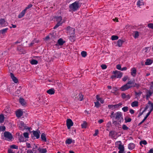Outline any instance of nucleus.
Instances as JSON below:
<instances>
[{"label": "nucleus", "instance_id": "f257e3e1", "mask_svg": "<svg viewBox=\"0 0 153 153\" xmlns=\"http://www.w3.org/2000/svg\"><path fill=\"white\" fill-rule=\"evenodd\" d=\"M134 80H129L126 84L121 87L120 89L121 91H123L132 87H136L137 88H138L140 86V84L139 83H134Z\"/></svg>", "mask_w": 153, "mask_h": 153}, {"label": "nucleus", "instance_id": "f03ea898", "mask_svg": "<svg viewBox=\"0 0 153 153\" xmlns=\"http://www.w3.org/2000/svg\"><path fill=\"white\" fill-rule=\"evenodd\" d=\"M82 3H81L79 1H77L74 3L70 4L69 5V8L70 9V11H75L78 10V9L81 7Z\"/></svg>", "mask_w": 153, "mask_h": 153}, {"label": "nucleus", "instance_id": "7ed1b4c3", "mask_svg": "<svg viewBox=\"0 0 153 153\" xmlns=\"http://www.w3.org/2000/svg\"><path fill=\"white\" fill-rule=\"evenodd\" d=\"M114 117L117 121L118 123L119 124H120L123 121V114L120 112L118 111L115 113Z\"/></svg>", "mask_w": 153, "mask_h": 153}, {"label": "nucleus", "instance_id": "20e7f679", "mask_svg": "<svg viewBox=\"0 0 153 153\" xmlns=\"http://www.w3.org/2000/svg\"><path fill=\"white\" fill-rule=\"evenodd\" d=\"M113 74L114 75H112L111 77L112 79H114L116 78H120L123 75L122 73L118 71H113Z\"/></svg>", "mask_w": 153, "mask_h": 153}, {"label": "nucleus", "instance_id": "39448f33", "mask_svg": "<svg viewBox=\"0 0 153 153\" xmlns=\"http://www.w3.org/2000/svg\"><path fill=\"white\" fill-rule=\"evenodd\" d=\"M33 136H32V137L33 139L34 140L36 138L37 139H39L40 137V132L39 131H32Z\"/></svg>", "mask_w": 153, "mask_h": 153}, {"label": "nucleus", "instance_id": "423d86ee", "mask_svg": "<svg viewBox=\"0 0 153 153\" xmlns=\"http://www.w3.org/2000/svg\"><path fill=\"white\" fill-rule=\"evenodd\" d=\"M4 137L7 140H11L13 138V136L8 131H5L4 133Z\"/></svg>", "mask_w": 153, "mask_h": 153}, {"label": "nucleus", "instance_id": "0eeeda50", "mask_svg": "<svg viewBox=\"0 0 153 153\" xmlns=\"http://www.w3.org/2000/svg\"><path fill=\"white\" fill-rule=\"evenodd\" d=\"M67 32L69 33H71L70 31H71L73 32L72 33H71V36L70 37V39H71V38L72 39L73 38L75 37V36H74L75 34V29L73 28L70 26H68L67 27Z\"/></svg>", "mask_w": 153, "mask_h": 153}, {"label": "nucleus", "instance_id": "6e6552de", "mask_svg": "<svg viewBox=\"0 0 153 153\" xmlns=\"http://www.w3.org/2000/svg\"><path fill=\"white\" fill-rule=\"evenodd\" d=\"M66 121L67 128L68 129H69L71 127L73 126V123L72 120L70 119H67Z\"/></svg>", "mask_w": 153, "mask_h": 153}, {"label": "nucleus", "instance_id": "1a4fd4ad", "mask_svg": "<svg viewBox=\"0 0 153 153\" xmlns=\"http://www.w3.org/2000/svg\"><path fill=\"white\" fill-rule=\"evenodd\" d=\"M7 23L4 19H0V25L2 27H5L7 25Z\"/></svg>", "mask_w": 153, "mask_h": 153}, {"label": "nucleus", "instance_id": "9d476101", "mask_svg": "<svg viewBox=\"0 0 153 153\" xmlns=\"http://www.w3.org/2000/svg\"><path fill=\"white\" fill-rule=\"evenodd\" d=\"M116 143H120V144L119 145L118 149H119V151H124V147L123 145H122L121 144V141H117L116 143Z\"/></svg>", "mask_w": 153, "mask_h": 153}, {"label": "nucleus", "instance_id": "9b49d317", "mask_svg": "<svg viewBox=\"0 0 153 153\" xmlns=\"http://www.w3.org/2000/svg\"><path fill=\"white\" fill-rule=\"evenodd\" d=\"M23 114V112L21 110H18L16 112V115L18 118L21 117Z\"/></svg>", "mask_w": 153, "mask_h": 153}, {"label": "nucleus", "instance_id": "f8f14e48", "mask_svg": "<svg viewBox=\"0 0 153 153\" xmlns=\"http://www.w3.org/2000/svg\"><path fill=\"white\" fill-rule=\"evenodd\" d=\"M131 74L133 77H135L137 74V71L135 68H132L131 70Z\"/></svg>", "mask_w": 153, "mask_h": 153}, {"label": "nucleus", "instance_id": "ddd939ff", "mask_svg": "<svg viewBox=\"0 0 153 153\" xmlns=\"http://www.w3.org/2000/svg\"><path fill=\"white\" fill-rule=\"evenodd\" d=\"M19 127L21 130H23L27 128H26V126L25 124H24V122H21Z\"/></svg>", "mask_w": 153, "mask_h": 153}, {"label": "nucleus", "instance_id": "4468645a", "mask_svg": "<svg viewBox=\"0 0 153 153\" xmlns=\"http://www.w3.org/2000/svg\"><path fill=\"white\" fill-rule=\"evenodd\" d=\"M10 74L11 78L14 82L15 83H17L18 82V79L14 76V74L11 73Z\"/></svg>", "mask_w": 153, "mask_h": 153}, {"label": "nucleus", "instance_id": "2eb2a0df", "mask_svg": "<svg viewBox=\"0 0 153 153\" xmlns=\"http://www.w3.org/2000/svg\"><path fill=\"white\" fill-rule=\"evenodd\" d=\"M117 133L114 131H112L109 132V136L111 137L112 138H114V135H117Z\"/></svg>", "mask_w": 153, "mask_h": 153}, {"label": "nucleus", "instance_id": "dca6fc26", "mask_svg": "<svg viewBox=\"0 0 153 153\" xmlns=\"http://www.w3.org/2000/svg\"><path fill=\"white\" fill-rule=\"evenodd\" d=\"M47 92L49 94L52 95L55 93V90L53 88H52L47 90Z\"/></svg>", "mask_w": 153, "mask_h": 153}, {"label": "nucleus", "instance_id": "f3484780", "mask_svg": "<svg viewBox=\"0 0 153 153\" xmlns=\"http://www.w3.org/2000/svg\"><path fill=\"white\" fill-rule=\"evenodd\" d=\"M26 11L25 9L22 11L18 15V18L20 19L23 17L25 15Z\"/></svg>", "mask_w": 153, "mask_h": 153}, {"label": "nucleus", "instance_id": "a211bd4d", "mask_svg": "<svg viewBox=\"0 0 153 153\" xmlns=\"http://www.w3.org/2000/svg\"><path fill=\"white\" fill-rule=\"evenodd\" d=\"M41 140L44 142L47 141V139L46 137L45 134L44 133H42L41 135Z\"/></svg>", "mask_w": 153, "mask_h": 153}, {"label": "nucleus", "instance_id": "6ab92c4d", "mask_svg": "<svg viewBox=\"0 0 153 153\" xmlns=\"http://www.w3.org/2000/svg\"><path fill=\"white\" fill-rule=\"evenodd\" d=\"M65 42L63 40V39L62 38L59 39L57 41V43L60 46L62 45Z\"/></svg>", "mask_w": 153, "mask_h": 153}, {"label": "nucleus", "instance_id": "aec40b11", "mask_svg": "<svg viewBox=\"0 0 153 153\" xmlns=\"http://www.w3.org/2000/svg\"><path fill=\"white\" fill-rule=\"evenodd\" d=\"M62 17L61 16H56L54 17V19L57 22H62Z\"/></svg>", "mask_w": 153, "mask_h": 153}, {"label": "nucleus", "instance_id": "412c9836", "mask_svg": "<svg viewBox=\"0 0 153 153\" xmlns=\"http://www.w3.org/2000/svg\"><path fill=\"white\" fill-rule=\"evenodd\" d=\"M19 140L20 142H26V140L22 136L20 135L19 136Z\"/></svg>", "mask_w": 153, "mask_h": 153}, {"label": "nucleus", "instance_id": "4be33fe9", "mask_svg": "<svg viewBox=\"0 0 153 153\" xmlns=\"http://www.w3.org/2000/svg\"><path fill=\"white\" fill-rule=\"evenodd\" d=\"M150 114L149 113H148L146 115V116L145 117L144 119L142 120V121L139 123L138 126H140V125L143 123L146 120V119L147 118L149 115Z\"/></svg>", "mask_w": 153, "mask_h": 153}, {"label": "nucleus", "instance_id": "5701e85b", "mask_svg": "<svg viewBox=\"0 0 153 153\" xmlns=\"http://www.w3.org/2000/svg\"><path fill=\"white\" fill-rule=\"evenodd\" d=\"M135 145L133 143H131L128 145V148L129 149L132 150L134 149L135 147Z\"/></svg>", "mask_w": 153, "mask_h": 153}, {"label": "nucleus", "instance_id": "b1692460", "mask_svg": "<svg viewBox=\"0 0 153 153\" xmlns=\"http://www.w3.org/2000/svg\"><path fill=\"white\" fill-rule=\"evenodd\" d=\"M153 61L152 59H147L145 62V64L146 65H149L152 63Z\"/></svg>", "mask_w": 153, "mask_h": 153}, {"label": "nucleus", "instance_id": "393cba45", "mask_svg": "<svg viewBox=\"0 0 153 153\" xmlns=\"http://www.w3.org/2000/svg\"><path fill=\"white\" fill-rule=\"evenodd\" d=\"M122 103L121 102H120L117 104L114 105V106L115 109H118L120 107H121Z\"/></svg>", "mask_w": 153, "mask_h": 153}, {"label": "nucleus", "instance_id": "a878e982", "mask_svg": "<svg viewBox=\"0 0 153 153\" xmlns=\"http://www.w3.org/2000/svg\"><path fill=\"white\" fill-rule=\"evenodd\" d=\"M96 98L97 100H98V101H99L100 102L102 103L103 104L104 103V100L102 98L99 97V96L98 95H97L96 96Z\"/></svg>", "mask_w": 153, "mask_h": 153}, {"label": "nucleus", "instance_id": "bb28decb", "mask_svg": "<svg viewBox=\"0 0 153 153\" xmlns=\"http://www.w3.org/2000/svg\"><path fill=\"white\" fill-rule=\"evenodd\" d=\"M153 93L152 92H151L150 91H148L146 93V99L148 98L150 96H151Z\"/></svg>", "mask_w": 153, "mask_h": 153}, {"label": "nucleus", "instance_id": "cd10ccee", "mask_svg": "<svg viewBox=\"0 0 153 153\" xmlns=\"http://www.w3.org/2000/svg\"><path fill=\"white\" fill-rule=\"evenodd\" d=\"M137 4L139 7L144 5V2L143 0H139L137 2Z\"/></svg>", "mask_w": 153, "mask_h": 153}, {"label": "nucleus", "instance_id": "c85d7f7f", "mask_svg": "<svg viewBox=\"0 0 153 153\" xmlns=\"http://www.w3.org/2000/svg\"><path fill=\"white\" fill-rule=\"evenodd\" d=\"M38 150L41 153H46L47 152V150L46 149L39 148Z\"/></svg>", "mask_w": 153, "mask_h": 153}, {"label": "nucleus", "instance_id": "c756f323", "mask_svg": "<svg viewBox=\"0 0 153 153\" xmlns=\"http://www.w3.org/2000/svg\"><path fill=\"white\" fill-rule=\"evenodd\" d=\"M19 101L21 104L22 105H25V102L23 98H20L19 99Z\"/></svg>", "mask_w": 153, "mask_h": 153}, {"label": "nucleus", "instance_id": "7c9ffc66", "mask_svg": "<svg viewBox=\"0 0 153 153\" xmlns=\"http://www.w3.org/2000/svg\"><path fill=\"white\" fill-rule=\"evenodd\" d=\"M138 102L137 101H134L131 103V105L133 107H137L138 105Z\"/></svg>", "mask_w": 153, "mask_h": 153}, {"label": "nucleus", "instance_id": "2f4dec72", "mask_svg": "<svg viewBox=\"0 0 153 153\" xmlns=\"http://www.w3.org/2000/svg\"><path fill=\"white\" fill-rule=\"evenodd\" d=\"M123 42L124 41L123 40L121 39H119L117 42L118 46L119 47H121Z\"/></svg>", "mask_w": 153, "mask_h": 153}, {"label": "nucleus", "instance_id": "473e14b6", "mask_svg": "<svg viewBox=\"0 0 153 153\" xmlns=\"http://www.w3.org/2000/svg\"><path fill=\"white\" fill-rule=\"evenodd\" d=\"M63 23V22H57V23L54 26L53 28L54 29H56L60 26H61Z\"/></svg>", "mask_w": 153, "mask_h": 153}, {"label": "nucleus", "instance_id": "72a5a7b5", "mask_svg": "<svg viewBox=\"0 0 153 153\" xmlns=\"http://www.w3.org/2000/svg\"><path fill=\"white\" fill-rule=\"evenodd\" d=\"M4 120V117L3 114H0V123H1L3 122Z\"/></svg>", "mask_w": 153, "mask_h": 153}, {"label": "nucleus", "instance_id": "f704fd0d", "mask_svg": "<svg viewBox=\"0 0 153 153\" xmlns=\"http://www.w3.org/2000/svg\"><path fill=\"white\" fill-rule=\"evenodd\" d=\"M72 140L71 138L67 139L65 141V144H70L72 143Z\"/></svg>", "mask_w": 153, "mask_h": 153}, {"label": "nucleus", "instance_id": "c9c22d12", "mask_svg": "<svg viewBox=\"0 0 153 153\" xmlns=\"http://www.w3.org/2000/svg\"><path fill=\"white\" fill-rule=\"evenodd\" d=\"M8 28H7L0 30V33L3 34L6 33L8 30Z\"/></svg>", "mask_w": 153, "mask_h": 153}, {"label": "nucleus", "instance_id": "e433bc0d", "mask_svg": "<svg viewBox=\"0 0 153 153\" xmlns=\"http://www.w3.org/2000/svg\"><path fill=\"white\" fill-rule=\"evenodd\" d=\"M125 122L126 123H127L128 122H130L131 120V119L128 117H126L125 118Z\"/></svg>", "mask_w": 153, "mask_h": 153}, {"label": "nucleus", "instance_id": "4c0bfd02", "mask_svg": "<svg viewBox=\"0 0 153 153\" xmlns=\"http://www.w3.org/2000/svg\"><path fill=\"white\" fill-rule=\"evenodd\" d=\"M30 63L32 65H36L38 63V61L36 60L33 59L30 61Z\"/></svg>", "mask_w": 153, "mask_h": 153}, {"label": "nucleus", "instance_id": "58836bf2", "mask_svg": "<svg viewBox=\"0 0 153 153\" xmlns=\"http://www.w3.org/2000/svg\"><path fill=\"white\" fill-rule=\"evenodd\" d=\"M118 37L117 36L113 35L111 36V39L112 40H115L118 39Z\"/></svg>", "mask_w": 153, "mask_h": 153}, {"label": "nucleus", "instance_id": "ea45409f", "mask_svg": "<svg viewBox=\"0 0 153 153\" xmlns=\"http://www.w3.org/2000/svg\"><path fill=\"white\" fill-rule=\"evenodd\" d=\"M81 54L82 57H85L87 56V52L85 51H82L81 53Z\"/></svg>", "mask_w": 153, "mask_h": 153}, {"label": "nucleus", "instance_id": "a19ab883", "mask_svg": "<svg viewBox=\"0 0 153 153\" xmlns=\"http://www.w3.org/2000/svg\"><path fill=\"white\" fill-rule=\"evenodd\" d=\"M114 105H108V108L111 110L115 109Z\"/></svg>", "mask_w": 153, "mask_h": 153}, {"label": "nucleus", "instance_id": "79ce46f5", "mask_svg": "<svg viewBox=\"0 0 153 153\" xmlns=\"http://www.w3.org/2000/svg\"><path fill=\"white\" fill-rule=\"evenodd\" d=\"M122 128L124 130H127L129 128L126 125L123 124L122 126Z\"/></svg>", "mask_w": 153, "mask_h": 153}, {"label": "nucleus", "instance_id": "37998d69", "mask_svg": "<svg viewBox=\"0 0 153 153\" xmlns=\"http://www.w3.org/2000/svg\"><path fill=\"white\" fill-rule=\"evenodd\" d=\"M147 143V142L145 140H142L140 143V145H142V144L146 145Z\"/></svg>", "mask_w": 153, "mask_h": 153}, {"label": "nucleus", "instance_id": "c03bdc74", "mask_svg": "<svg viewBox=\"0 0 153 153\" xmlns=\"http://www.w3.org/2000/svg\"><path fill=\"white\" fill-rule=\"evenodd\" d=\"M139 36V34L138 32L137 31H135V33H134V37L135 38H138Z\"/></svg>", "mask_w": 153, "mask_h": 153}, {"label": "nucleus", "instance_id": "a18cd8bd", "mask_svg": "<svg viewBox=\"0 0 153 153\" xmlns=\"http://www.w3.org/2000/svg\"><path fill=\"white\" fill-rule=\"evenodd\" d=\"M10 147L11 149H18V146L15 145H13L10 146Z\"/></svg>", "mask_w": 153, "mask_h": 153}, {"label": "nucleus", "instance_id": "49530a36", "mask_svg": "<svg viewBox=\"0 0 153 153\" xmlns=\"http://www.w3.org/2000/svg\"><path fill=\"white\" fill-rule=\"evenodd\" d=\"M122 109L124 112H126L128 110V108L127 106L124 107L122 108Z\"/></svg>", "mask_w": 153, "mask_h": 153}, {"label": "nucleus", "instance_id": "de8ad7c7", "mask_svg": "<svg viewBox=\"0 0 153 153\" xmlns=\"http://www.w3.org/2000/svg\"><path fill=\"white\" fill-rule=\"evenodd\" d=\"M33 6V5L31 4H30L27 5V7H26L25 9H24L26 11L27 10L29 9V8H31Z\"/></svg>", "mask_w": 153, "mask_h": 153}, {"label": "nucleus", "instance_id": "09e8293b", "mask_svg": "<svg viewBox=\"0 0 153 153\" xmlns=\"http://www.w3.org/2000/svg\"><path fill=\"white\" fill-rule=\"evenodd\" d=\"M79 97L78 98V100L80 101H82L83 99V96L82 94H79Z\"/></svg>", "mask_w": 153, "mask_h": 153}, {"label": "nucleus", "instance_id": "8fccbe9b", "mask_svg": "<svg viewBox=\"0 0 153 153\" xmlns=\"http://www.w3.org/2000/svg\"><path fill=\"white\" fill-rule=\"evenodd\" d=\"M94 103H95V106L97 107V108H98L100 106V104L98 101L97 102H95Z\"/></svg>", "mask_w": 153, "mask_h": 153}, {"label": "nucleus", "instance_id": "3c124183", "mask_svg": "<svg viewBox=\"0 0 153 153\" xmlns=\"http://www.w3.org/2000/svg\"><path fill=\"white\" fill-rule=\"evenodd\" d=\"M23 135L24 137L25 138H29V134L27 132H25L23 133Z\"/></svg>", "mask_w": 153, "mask_h": 153}, {"label": "nucleus", "instance_id": "603ef678", "mask_svg": "<svg viewBox=\"0 0 153 153\" xmlns=\"http://www.w3.org/2000/svg\"><path fill=\"white\" fill-rule=\"evenodd\" d=\"M87 123L84 122L81 125V126L82 128H85L86 127Z\"/></svg>", "mask_w": 153, "mask_h": 153}, {"label": "nucleus", "instance_id": "864d4df0", "mask_svg": "<svg viewBox=\"0 0 153 153\" xmlns=\"http://www.w3.org/2000/svg\"><path fill=\"white\" fill-rule=\"evenodd\" d=\"M38 41H37L35 40H33L32 41L31 43L30 44V46H32L35 43H38Z\"/></svg>", "mask_w": 153, "mask_h": 153}, {"label": "nucleus", "instance_id": "5fc2aeb1", "mask_svg": "<svg viewBox=\"0 0 153 153\" xmlns=\"http://www.w3.org/2000/svg\"><path fill=\"white\" fill-rule=\"evenodd\" d=\"M148 26L150 28L153 29V24L149 23L148 25Z\"/></svg>", "mask_w": 153, "mask_h": 153}, {"label": "nucleus", "instance_id": "6e6d98bb", "mask_svg": "<svg viewBox=\"0 0 153 153\" xmlns=\"http://www.w3.org/2000/svg\"><path fill=\"white\" fill-rule=\"evenodd\" d=\"M102 69H105L107 68V66L106 65L102 64L101 66Z\"/></svg>", "mask_w": 153, "mask_h": 153}, {"label": "nucleus", "instance_id": "4d7b16f0", "mask_svg": "<svg viewBox=\"0 0 153 153\" xmlns=\"http://www.w3.org/2000/svg\"><path fill=\"white\" fill-rule=\"evenodd\" d=\"M135 93L136 96H139L142 94V92L141 91H140L138 92H135Z\"/></svg>", "mask_w": 153, "mask_h": 153}, {"label": "nucleus", "instance_id": "13d9d810", "mask_svg": "<svg viewBox=\"0 0 153 153\" xmlns=\"http://www.w3.org/2000/svg\"><path fill=\"white\" fill-rule=\"evenodd\" d=\"M111 121L108 122L106 124L107 127L109 128L111 126Z\"/></svg>", "mask_w": 153, "mask_h": 153}, {"label": "nucleus", "instance_id": "bf43d9fd", "mask_svg": "<svg viewBox=\"0 0 153 153\" xmlns=\"http://www.w3.org/2000/svg\"><path fill=\"white\" fill-rule=\"evenodd\" d=\"M151 104V108L150 111H149V112L148 113H149L150 114L151 112H152V111L153 110V103H150Z\"/></svg>", "mask_w": 153, "mask_h": 153}, {"label": "nucleus", "instance_id": "052dcab7", "mask_svg": "<svg viewBox=\"0 0 153 153\" xmlns=\"http://www.w3.org/2000/svg\"><path fill=\"white\" fill-rule=\"evenodd\" d=\"M116 68L117 69L121 70V65L119 64L117 65L116 66Z\"/></svg>", "mask_w": 153, "mask_h": 153}, {"label": "nucleus", "instance_id": "680f3d73", "mask_svg": "<svg viewBox=\"0 0 153 153\" xmlns=\"http://www.w3.org/2000/svg\"><path fill=\"white\" fill-rule=\"evenodd\" d=\"M128 77L127 76H124L123 78V80L124 82H125L128 79Z\"/></svg>", "mask_w": 153, "mask_h": 153}, {"label": "nucleus", "instance_id": "e2e57ef3", "mask_svg": "<svg viewBox=\"0 0 153 153\" xmlns=\"http://www.w3.org/2000/svg\"><path fill=\"white\" fill-rule=\"evenodd\" d=\"M121 96L123 99H126V95L124 93H122L121 94Z\"/></svg>", "mask_w": 153, "mask_h": 153}, {"label": "nucleus", "instance_id": "0e129e2a", "mask_svg": "<svg viewBox=\"0 0 153 153\" xmlns=\"http://www.w3.org/2000/svg\"><path fill=\"white\" fill-rule=\"evenodd\" d=\"M130 97H131L129 94H128L127 95H126L125 99H126V100H128L130 98Z\"/></svg>", "mask_w": 153, "mask_h": 153}, {"label": "nucleus", "instance_id": "69168bd1", "mask_svg": "<svg viewBox=\"0 0 153 153\" xmlns=\"http://www.w3.org/2000/svg\"><path fill=\"white\" fill-rule=\"evenodd\" d=\"M26 144L27 147L29 148H31V147L30 146V143H26Z\"/></svg>", "mask_w": 153, "mask_h": 153}, {"label": "nucleus", "instance_id": "338daca9", "mask_svg": "<svg viewBox=\"0 0 153 153\" xmlns=\"http://www.w3.org/2000/svg\"><path fill=\"white\" fill-rule=\"evenodd\" d=\"M129 112L131 113V114H133L134 113V110L132 109H130V110Z\"/></svg>", "mask_w": 153, "mask_h": 153}, {"label": "nucleus", "instance_id": "774afa93", "mask_svg": "<svg viewBox=\"0 0 153 153\" xmlns=\"http://www.w3.org/2000/svg\"><path fill=\"white\" fill-rule=\"evenodd\" d=\"M27 153H33V151L31 149H28L27 150Z\"/></svg>", "mask_w": 153, "mask_h": 153}]
</instances>
